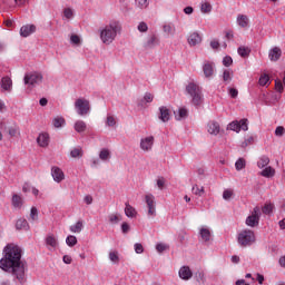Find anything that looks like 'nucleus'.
I'll return each mask as SVG.
<instances>
[{
    "label": "nucleus",
    "instance_id": "nucleus-4",
    "mask_svg": "<svg viewBox=\"0 0 285 285\" xmlns=\"http://www.w3.org/2000/svg\"><path fill=\"white\" fill-rule=\"evenodd\" d=\"M237 242L239 246H243L244 248L253 246V244H255V232L250 229L242 230L237 236Z\"/></svg>",
    "mask_w": 285,
    "mask_h": 285
},
{
    "label": "nucleus",
    "instance_id": "nucleus-63",
    "mask_svg": "<svg viewBox=\"0 0 285 285\" xmlns=\"http://www.w3.org/2000/svg\"><path fill=\"white\" fill-rule=\"evenodd\" d=\"M229 95L232 99H236L237 95H239V91L235 88H229Z\"/></svg>",
    "mask_w": 285,
    "mask_h": 285
},
{
    "label": "nucleus",
    "instance_id": "nucleus-60",
    "mask_svg": "<svg viewBox=\"0 0 285 285\" xmlns=\"http://www.w3.org/2000/svg\"><path fill=\"white\" fill-rule=\"evenodd\" d=\"M130 232V225H128V223H122L121 224V233L124 235L128 234Z\"/></svg>",
    "mask_w": 285,
    "mask_h": 285
},
{
    "label": "nucleus",
    "instance_id": "nucleus-33",
    "mask_svg": "<svg viewBox=\"0 0 285 285\" xmlns=\"http://www.w3.org/2000/svg\"><path fill=\"white\" fill-rule=\"evenodd\" d=\"M237 23L240 28H247L248 27V16L238 14Z\"/></svg>",
    "mask_w": 285,
    "mask_h": 285
},
{
    "label": "nucleus",
    "instance_id": "nucleus-64",
    "mask_svg": "<svg viewBox=\"0 0 285 285\" xmlns=\"http://www.w3.org/2000/svg\"><path fill=\"white\" fill-rule=\"evenodd\" d=\"M278 264H279L281 268H285V256L279 257Z\"/></svg>",
    "mask_w": 285,
    "mask_h": 285
},
{
    "label": "nucleus",
    "instance_id": "nucleus-7",
    "mask_svg": "<svg viewBox=\"0 0 285 285\" xmlns=\"http://www.w3.org/2000/svg\"><path fill=\"white\" fill-rule=\"evenodd\" d=\"M227 130H233V132H246L248 130V119L243 118L240 120H234L227 125Z\"/></svg>",
    "mask_w": 285,
    "mask_h": 285
},
{
    "label": "nucleus",
    "instance_id": "nucleus-30",
    "mask_svg": "<svg viewBox=\"0 0 285 285\" xmlns=\"http://www.w3.org/2000/svg\"><path fill=\"white\" fill-rule=\"evenodd\" d=\"M2 90H11L12 89V79L10 77H3L1 80Z\"/></svg>",
    "mask_w": 285,
    "mask_h": 285
},
{
    "label": "nucleus",
    "instance_id": "nucleus-38",
    "mask_svg": "<svg viewBox=\"0 0 285 285\" xmlns=\"http://www.w3.org/2000/svg\"><path fill=\"white\" fill-rule=\"evenodd\" d=\"M268 164H271V158L267 156H262L257 161L258 168H266Z\"/></svg>",
    "mask_w": 285,
    "mask_h": 285
},
{
    "label": "nucleus",
    "instance_id": "nucleus-56",
    "mask_svg": "<svg viewBox=\"0 0 285 285\" xmlns=\"http://www.w3.org/2000/svg\"><path fill=\"white\" fill-rule=\"evenodd\" d=\"M108 219L111 224H119V216L117 214H110Z\"/></svg>",
    "mask_w": 285,
    "mask_h": 285
},
{
    "label": "nucleus",
    "instance_id": "nucleus-52",
    "mask_svg": "<svg viewBox=\"0 0 285 285\" xmlns=\"http://www.w3.org/2000/svg\"><path fill=\"white\" fill-rule=\"evenodd\" d=\"M223 65L226 68H230V66H233V58L230 56H226L223 58Z\"/></svg>",
    "mask_w": 285,
    "mask_h": 285
},
{
    "label": "nucleus",
    "instance_id": "nucleus-34",
    "mask_svg": "<svg viewBox=\"0 0 285 285\" xmlns=\"http://www.w3.org/2000/svg\"><path fill=\"white\" fill-rule=\"evenodd\" d=\"M70 233H81L83 230V222L78 220L75 225L69 227Z\"/></svg>",
    "mask_w": 285,
    "mask_h": 285
},
{
    "label": "nucleus",
    "instance_id": "nucleus-11",
    "mask_svg": "<svg viewBox=\"0 0 285 285\" xmlns=\"http://www.w3.org/2000/svg\"><path fill=\"white\" fill-rule=\"evenodd\" d=\"M203 72L205 79H213V76L215 75V62L205 60L203 63Z\"/></svg>",
    "mask_w": 285,
    "mask_h": 285
},
{
    "label": "nucleus",
    "instance_id": "nucleus-27",
    "mask_svg": "<svg viewBox=\"0 0 285 285\" xmlns=\"http://www.w3.org/2000/svg\"><path fill=\"white\" fill-rule=\"evenodd\" d=\"M125 215L126 217L132 218V217H137V209H135V207H132L130 204L126 203L125 204Z\"/></svg>",
    "mask_w": 285,
    "mask_h": 285
},
{
    "label": "nucleus",
    "instance_id": "nucleus-58",
    "mask_svg": "<svg viewBox=\"0 0 285 285\" xmlns=\"http://www.w3.org/2000/svg\"><path fill=\"white\" fill-rule=\"evenodd\" d=\"M137 29L139 32H148V24L146 22H140Z\"/></svg>",
    "mask_w": 285,
    "mask_h": 285
},
{
    "label": "nucleus",
    "instance_id": "nucleus-46",
    "mask_svg": "<svg viewBox=\"0 0 285 285\" xmlns=\"http://www.w3.org/2000/svg\"><path fill=\"white\" fill-rule=\"evenodd\" d=\"M235 168L236 170H244V168H246V160L244 158L236 160Z\"/></svg>",
    "mask_w": 285,
    "mask_h": 285
},
{
    "label": "nucleus",
    "instance_id": "nucleus-6",
    "mask_svg": "<svg viewBox=\"0 0 285 285\" xmlns=\"http://www.w3.org/2000/svg\"><path fill=\"white\" fill-rule=\"evenodd\" d=\"M24 86H30L35 88V86H39L43 81V75L37 71L27 72L23 78Z\"/></svg>",
    "mask_w": 285,
    "mask_h": 285
},
{
    "label": "nucleus",
    "instance_id": "nucleus-3",
    "mask_svg": "<svg viewBox=\"0 0 285 285\" xmlns=\"http://www.w3.org/2000/svg\"><path fill=\"white\" fill-rule=\"evenodd\" d=\"M186 92L191 97V104L198 108L204 104V94H202V88L195 82H189L186 86Z\"/></svg>",
    "mask_w": 285,
    "mask_h": 285
},
{
    "label": "nucleus",
    "instance_id": "nucleus-42",
    "mask_svg": "<svg viewBox=\"0 0 285 285\" xmlns=\"http://www.w3.org/2000/svg\"><path fill=\"white\" fill-rule=\"evenodd\" d=\"M109 259L112 262V264H119V252L111 250L109 252Z\"/></svg>",
    "mask_w": 285,
    "mask_h": 285
},
{
    "label": "nucleus",
    "instance_id": "nucleus-21",
    "mask_svg": "<svg viewBox=\"0 0 285 285\" xmlns=\"http://www.w3.org/2000/svg\"><path fill=\"white\" fill-rule=\"evenodd\" d=\"M37 142L41 148H46L50 144V136L46 132L40 134L37 138Z\"/></svg>",
    "mask_w": 285,
    "mask_h": 285
},
{
    "label": "nucleus",
    "instance_id": "nucleus-28",
    "mask_svg": "<svg viewBox=\"0 0 285 285\" xmlns=\"http://www.w3.org/2000/svg\"><path fill=\"white\" fill-rule=\"evenodd\" d=\"M73 128L76 132H86V128H88V126L86 125V121L77 120L73 125Z\"/></svg>",
    "mask_w": 285,
    "mask_h": 285
},
{
    "label": "nucleus",
    "instance_id": "nucleus-17",
    "mask_svg": "<svg viewBox=\"0 0 285 285\" xmlns=\"http://www.w3.org/2000/svg\"><path fill=\"white\" fill-rule=\"evenodd\" d=\"M178 275H179L180 279L188 282V279L193 278V271H190L189 266H183V267H180Z\"/></svg>",
    "mask_w": 285,
    "mask_h": 285
},
{
    "label": "nucleus",
    "instance_id": "nucleus-39",
    "mask_svg": "<svg viewBox=\"0 0 285 285\" xmlns=\"http://www.w3.org/2000/svg\"><path fill=\"white\" fill-rule=\"evenodd\" d=\"M223 81H225V83H230V81H233V71L225 69L223 71Z\"/></svg>",
    "mask_w": 285,
    "mask_h": 285
},
{
    "label": "nucleus",
    "instance_id": "nucleus-35",
    "mask_svg": "<svg viewBox=\"0 0 285 285\" xmlns=\"http://www.w3.org/2000/svg\"><path fill=\"white\" fill-rule=\"evenodd\" d=\"M135 6L139 10H146V8H148V6H150V1L149 0H135Z\"/></svg>",
    "mask_w": 285,
    "mask_h": 285
},
{
    "label": "nucleus",
    "instance_id": "nucleus-1",
    "mask_svg": "<svg viewBox=\"0 0 285 285\" xmlns=\"http://www.w3.org/2000/svg\"><path fill=\"white\" fill-rule=\"evenodd\" d=\"M23 250L19 245L14 243H9L4 246L0 259V268L4 273H10L13 277L16 284L24 285L28 282L26 276V262L21 259Z\"/></svg>",
    "mask_w": 285,
    "mask_h": 285
},
{
    "label": "nucleus",
    "instance_id": "nucleus-55",
    "mask_svg": "<svg viewBox=\"0 0 285 285\" xmlns=\"http://www.w3.org/2000/svg\"><path fill=\"white\" fill-rule=\"evenodd\" d=\"M135 248V253H137V255H141V253H144V245H141V243H136L134 245Z\"/></svg>",
    "mask_w": 285,
    "mask_h": 285
},
{
    "label": "nucleus",
    "instance_id": "nucleus-37",
    "mask_svg": "<svg viewBox=\"0 0 285 285\" xmlns=\"http://www.w3.org/2000/svg\"><path fill=\"white\" fill-rule=\"evenodd\" d=\"M46 244H47V246H50L51 248H57L59 243L57 242V238L55 236L49 235L46 238Z\"/></svg>",
    "mask_w": 285,
    "mask_h": 285
},
{
    "label": "nucleus",
    "instance_id": "nucleus-29",
    "mask_svg": "<svg viewBox=\"0 0 285 285\" xmlns=\"http://www.w3.org/2000/svg\"><path fill=\"white\" fill-rule=\"evenodd\" d=\"M273 210H275V204L273 203H265L262 208L263 215H273Z\"/></svg>",
    "mask_w": 285,
    "mask_h": 285
},
{
    "label": "nucleus",
    "instance_id": "nucleus-9",
    "mask_svg": "<svg viewBox=\"0 0 285 285\" xmlns=\"http://www.w3.org/2000/svg\"><path fill=\"white\" fill-rule=\"evenodd\" d=\"M145 202L147 204V215L148 217H155L157 215V206L155 205V196L153 194H147L145 196Z\"/></svg>",
    "mask_w": 285,
    "mask_h": 285
},
{
    "label": "nucleus",
    "instance_id": "nucleus-45",
    "mask_svg": "<svg viewBox=\"0 0 285 285\" xmlns=\"http://www.w3.org/2000/svg\"><path fill=\"white\" fill-rule=\"evenodd\" d=\"M66 244H67V246H69L70 248H72V246H77V237H76V236H72V235L67 236V238H66Z\"/></svg>",
    "mask_w": 285,
    "mask_h": 285
},
{
    "label": "nucleus",
    "instance_id": "nucleus-22",
    "mask_svg": "<svg viewBox=\"0 0 285 285\" xmlns=\"http://www.w3.org/2000/svg\"><path fill=\"white\" fill-rule=\"evenodd\" d=\"M279 57H282V49L279 47H274L269 50L268 58L272 61H279Z\"/></svg>",
    "mask_w": 285,
    "mask_h": 285
},
{
    "label": "nucleus",
    "instance_id": "nucleus-23",
    "mask_svg": "<svg viewBox=\"0 0 285 285\" xmlns=\"http://www.w3.org/2000/svg\"><path fill=\"white\" fill-rule=\"evenodd\" d=\"M17 230H30V225L26 218H19L16 223Z\"/></svg>",
    "mask_w": 285,
    "mask_h": 285
},
{
    "label": "nucleus",
    "instance_id": "nucleus-36",
    "mask_svg": "<svg viewBox=\"0 0 285 285\" xmlns=\"http://www.w3.org/2000/svg\"><path fill=\"white\" fill-rule=\"evenodd\" d=\"M262 177H275V169L273 167H265L261 171Z\"/></svg>",
    "mask_w": 285,
    "mask_h": 285
},
{
    "label": "nucleus",
    "instance_id": "nucleus-16",
    "mask_svg": "<svg viewBox=\"0 0 285 285\" xmlns=\"http://www.w3.org/2000/svg\"><path fill=\"white\" fill-rule=\"evenodd\" d=\"M202 40L203 38L200 33L197 31L191 32L187 38V41L191 47L199 46V43H202Z\"/></svg>",
    "mask_w": 285,
    "mask_h": 285
},
{
    "label": "nucleus",
    "instance_id": "nucleus-13",
    "mask_svg": "<svg viewBox=\"0 0 285 285\" xmlns=\"http://www.w3.org/2000/svg\"><path fill=\"white\" fill-rule=\"evenodd\" d=\"M153 146H155V137L148 136L140 139V149L144 150V153L153 150Z\"/></svg>",
    "mask_w": 285,
    "mask_h": 285
},
{
    "label": "nucleus",
    "instance_id": "nucleus-44",
    "mask_svg": "<svg viewBox=\"0 0 285 285\" xmlns=\"http://www.w3.org/2000/svg\"><path fill=\"white\" fill-rule=\"evenodd\" d=\"M193 195H196L197 197H202L205 193L204 187H198L197 185H194L191 187Z\"/></svg>",
    "mask_w": 285,
    "mask_h": 285
},
{
    "label": "nucleus",
    "instance_id": "nucleus-26",
    "mask_svg": "<svg viewBox=\"0 0 285 285\" xmlns=\"http://www.w3.org/2000/svg\"><path fill=\"white\" fill-rule=\"evenodd\" d=\"M11 204L13 208H21L23 206V198L18 194L12 195Z\"/></svg>",
    "mask_w": 285,
    "mask_h": 285
},
{
    "label": "nucleus",
    "instance_id": "nucleus-59",
    "mask_svg": "<svg viewBox=\"0 0 285 285\" xmlns=\"http://www.w3.org/2000/svg\"><path fill=\"white\" fill-rule=\"evenodd\" d=\"M284 132H285V129L283 126L276 127V129H275L276 137H283Z\"/></svg>",
    "mask_w": 285,
    "mask_h": 285
},
{
    "label": "nucleus",
    "instance_id": "nucleus-19",
    "mask_svg": "<svg viewBox=\"0 0 285 285\" xmlns=\"http://www.w3.org/2000/svg\"><path fill=\"white\" fill-rule=\"evenodd\" d=\"M98 157H99L100 161L108 164V161H110V159L112 157V154L110 153V149L102 148V149H100Z\"/></svg>",
    "mask_w": 285,
    "mask_h": 285
},
{
    "label": "nucleus",
    "instance_id": "nucleus-47",
    "mask_svg": "<svg viewBox=\"0 0 285 285\" xmlns=\"http://www.w3.org/2000/svg\"><path fill=\"white\" fill-rule=\"evenodd\" d=\"M30 219L31 222H37V219H39V209H37V207H31Z\"/></svg>",
    "mask_w": 285,
    "mask_h": 285
},
{
    "label": "nucleus",
    "instance_id": "nucleus-5",
    "mask_svg": "<svg viewBox=\"0 0 285 285\" xmlns=\"http://www.w3.org/2000/svg\"><path fill=\"white\" fill-rule=\"evenodd\" d=\"M75 110L80 117H86L87 115H90V100L86 98H78L75 101Z\"/></svg>",
    "mask_w": 285,
    "mask_h": 285
},
{
    "label": "nucleus",
    "instance_id": "nucleus-14",
    "mask_svg": "<svg viewBox=\"0 0 285 285\" xmlns=\"http://www.w3.org/2000/svg\"><path fill=\"white\" fill-rule=\"evenodd\" d=\"M222 130V127L219 126V122L215 121V120H210L207 124V132L209 135H214V137H217V135H219Z\"/></svg>",
    "mask_w": 285,
    "mask_h": 285
},
{
    "label": "nucleus",
    "instance_id": "nucleus-41",
    "mask_svg": "<svg viewBox=\"0 0 285 285\" xmlns=\"http://www.w3.org/2000/svg\"><path fill=\"white\" fill-rule=\"evenodd\" d=\"M70 157H72V159H77V157L78 158L83 157V149L81 148L71 149Z\"/></svg>",
    "mask_w": 285,
    "mask_h": 285
},
{
    "label": "nucleus",
    "instance_id": "nucleus-12",
    "mask_svg": "<svg viewBox=\"0 0 285 285\" xmlns=\"http://www.w3.org/2000/svg\"><path fill=\"white\" fill-rule=\"evenodd\" d=\"M51 177L56 184H61L66 179V174L63 173V169L57 166L51 167Z\"/></svg>",
    "mask_w": 285,
    "mask_h": 285
},
{
    "label": "nucleus",
    "instance_id": "nucleus-24",
    "mask_svg": "<svg viewBox=\"0 0 285 285\" xmlns=\"http://www.w3.org/2000/svg\"><path fill=\"white\" fill-rule=\"evenodd\" d=\"M176 121H181V119H186L188 117V109L179 108L178 110L174 111Z\"/></svg>",
    "mask_w": 285,
    "mask_h": 285
},
{
    "label": "nucleus",
    "instance_id": "nucleus-2",
    "mask_svg": "<svg viewBox=\"0 0 285 285\" xmlns=\"http://www.w3.org/2000/svg\"><path fill=\"white\" fill-rule=\"evenodd\" d=\"M98 32L101 43L110 46L117 39V35L121 32V23L117 20H111L108 24L100 27Z\"/></svg>",
    "mask_w": 285,
    "mask_h": 285
},
{
    "label": "nucleus",
    "instance_id": "nucleus-53",
    "mask_svg": "<svg viewBox=\"0 0 285 285\" xmlns=\"http://www.w3.org/2000/svg\"><path fill=\"white\" fill-rule=\"evenodd\" d=\"M275 88L277 92H284V85L282 83V80L279 78L275 80Z\"/></svg>",
    "mask_w": 285,
    "mask_h": 285
},
{
    "label": "nucleus",
    "instance_id": "nucleus-31",
    "mask_svg": "<svg viewBox=\"0 0 285 285\" xmlns=\"http://www.w3.org/2000/svg\"><path fill=\"white\" fill-rule=\"evenodd\" d=\"M105 125L108 128H115V126H117V118H115V116L108 114L107 118H106V121H105Z\"/></svg>",
    "mask_w": 285,
    "mask_h": 285
},
{
    "label": "nucleus",
    "instance_id": "nucleus-61",
    "mask_svg": "<svg viewBox=\"0 0 285 285\" xmlns=\"http://www.w3.org/2000/svg\"><path fill=\"white\" fill-rule=\"evenodd\" d=\"M153 99H154V97H153V94H145V96H144V101H146V104H153Z\"/></svg>",
    "mask_w": 285,
    "mask_h": 285
},
{
    "label": "nucleus",
    "instance_id": "nucleus-40",
    "mask_svg": "<svg viewBox=\"0 0 285 285\" xmlns=\"http://www.w3.org/2000/svg\"><path fill=\"white\" fill-rule=\"evenodd\" d=\"M200 12H203L204 14H209V12H213V6L210 4V2L202 3Z\"/></svg>",
    "mask_w": 285,
    "mask_h": 285
},
{
    "label": "nucleus",
    "instance_id": "nucleus-25",
    "mask_svg": "<svg viewBox=\"0 0 285 285\" xmlns=\"http://www.w3.org/2000/svg\"><path fill=\"white\" fill-rule=\"evenodd\" d=\"M163 32H165V35H168L170 37L175 36V32H176L175 24L173 22L164 24Z\"/></svg>",
    "mask_w": 285,
    "mask_h": 285
},
{
    "label": "nucleus",
    "instance_id": "nucleus-32",
    "mask_svg": "<svg viewBox=\"0 0 285 285\" xmlns=\"http://www.w3.org/2000/svg\"><path fill=\"white\" fill-rule=\"evenodd\" d=\"M199 235H200L203 242H208L210 239V229H208L206 227H202L199 229Z\"/></svg>",
    "mask_w": 285,
    "mask_h": 285
},
{
    "label": "nucleus",
    "instance_id": "nucleus-51",
    "mask_svg": "<svg viewBox=\"0 0 285 285\" xmlns=\"http://www.w3.org/2000/svg\"><path fill=\"white\" fill-rule=\"evenodd\" d=\"M253 141H255V139L253 138V136H249L248 138H245V140L242 142L240 147L248 148V146H250V144H253Z\"/></svg>",
    "mask_w": 285,
    "mask_h": 285
},
{
    "label": "nucleus",
    "instance_id": "nucleus-15",
    "mask_svg": "<svg viewBox=\"0 0 285 285\" xmlns=\"http://www.w3.org/2000/svg\"><path fill=\"white\" fill-rule=\"evenodd\" d=\"M37 32V26L35 24H24L20 28V36L23 38L30 37Z\"/></svg>",
    "mask_w": 285,
    "mask_h": 285
},
{
    "label": "nucleus",
    "instance_id": "nucleus-20",
    "mask_svg": "<svg viewBox=\"0 0 285 285\" xmlns=\"http://www.w3.org/2000/svg\"><path fill=\"white\" fill-rule=\"evenodd\" d=\"M75 19V9L67 7L62 10V21H72Z\"/></svg>",
    "mask_w": 285,
    "mask_h": 285
},
{
    "label": "nucleus",
    "instance_id": "nucleus-18",
    "mask_svg": "<svg viewBox=\"0 0 285 285\" xmlns=\"http://www.w3.org/2000/svg\"><path fill=\"white\" fill-rule=\"evenodd\" d=\"M158 118L164 124H166L167 121H170V109H168V107H165V106L159 107Z\"/></svg>",
    "mask_w": 285,
    "mask_h": 285
},
{
    "label": "nucleus",
    "instance_id": "nucleus-54",
    "mask_svg": "<svg viewBox=\"0 0 285 285\" xmlns=\"http://www.w3.org/2000/svg\"><path fill=\"white\" fill-rule=\"evenodd\" d=\"M166 186V178L165 177H159L157 179V187L159 190H164V187Z\"/></svg>",
    "mask_w": 285,
    "mask_h": 285
},
{
    "label": "nucleus",
    "instance_id": "nucleus-43",
    "mask_svg": "<svg viewBox=\"0 0 285 285\" xmlns=\"http://www.w3.org/2000/svg\"><path fill=\"white\" fill-rule=\"evenodd\" d=\"M66 124V119L63 117H56L52 120V125L55 128H61Z\"/></svg>",
    "mask_w": 285,
    "mask_h": 285
},
{
    "label": "nucleus",
    "instance_id": "nucleus-62",
    "mask_svg": "<svg viewBox=\"0 0 285 285\" xmlns=\"http://www.w3.org/2000/svg\"><path fill=\"white\" fill-rule=\"evenodd\" d=\"M17 132H18L17 127H10L9 130H8V135L10 137H17Z\"/></svg>",
    "mask_w": 285,
    "mask_h": 285
},
{
    "label": "nucleus",
    "instance_id": "nucleus-57",
    "mask_svg": "<svg viewBox=\"0 0 285 285\" xmlns=\"http://www.w3.org/2000/svg\"><path fill=\"white\" fill-rule=\"evenodd\" d=\"M233 197V189H225L223 191V199L228 200Z\"/></svg>",
    "mask_w": 285,
    "mask_h": 285
},
{
    "label": "nucleus",
    "instance_id": "nucleus-50",
    "mask_svg": "<svg viewBox=\"0 0 285 285\" xmlns=\"http://www.w3.org/2000/svg\"><path fill=\"white\" fill-rule=\"evenodd\" d=\"M237 51L239 57H248V55H250V50L246 47H239Z\"/></svg>",
    "mask_w": 285,
    "mask_h": 285
},
{
    "label": "nucleus",
    "instance_id": "nucleus-10",
    "mask_svg": "<svg viewBox=\"0 0 285 285\" xmlns=\"http://www.w3.org/2000/svg\"><path fill=\"white\" fill-rule=\"evenodd\" d=\"M159 43H161L159 36H157V33H151L147 37V40L144 43V48L146 50H153V49L157 48V46H159Z\"/></svg>",
    "mask_w": 285,
    "mask_h": 285
},
{
    "label": "nucleus",
    "instance_id": "nucleus-8",
    "mask_svg": "<svg viewBox=\"0 0 285 285\" xmlns=\"http://www.w3.org/2000/svg\"><path fill=\"white\" fill-rule=\"evenodd\" d=\"M261 217H262V209L258 206L254 207L252 215H249L245 220L246 226H249L250 228H255V226H259Z\"/></svg>",
    "mask_w": 285,
    "mask_h": 285
},
{
    "label": "nucleus",
    "instance_id": "nucleus-49",
    "mask_svg": "<svg viewBox=\"0 0 285 285\" xmlns=\"http://www.w3.org/2000/svg\"><path fill=\"white\" fill-rule=\"evenodd\" d=\"M70 43L72 46H81V38L79 36H77V35H71Z\"/></svg>",
    "mask_w": 285,
    "mask_h": 285
},
{
    "label": "nucleus",
    "instance_id": "nucleus-48",
    "mask_svg": "<svg viewBox=\"0 0 285 285\" xmlns=\"http://www.w3.org/2000/svg\"><path fill=\"white\" fill-rule=\"evenodd\" d=\"M271 81V78L268 77V75H262L259 77L258 83L259 86H268V82Z\"/></svg>",
    "mask_w": 285,
    "mask_h": 285
}]
</instances>
